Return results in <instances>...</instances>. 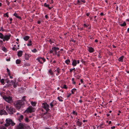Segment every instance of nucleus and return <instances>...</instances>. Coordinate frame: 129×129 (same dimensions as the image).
I'll return each instance as SVG.
<instances>
[{"instance_id": "22", "label": "nucleus", "mask_w": 129, "mask_h": 129, "mask_svg": "<svg viewBox=\"0 0 129 129\" xmlns=\"http://www.w3.org/2000/svg\"><path fill=\"white\" fill-rule=\"evenodd\" d=\"M21 62V60L19 59H17L16 60V63L17 64H19Z\"/></svg>"}, {"instance_id": "41", "label": "nucleus", "mask_w": 129, "mask_h": 129, "mask_svg": "<svg viewBox=\"0 0 129 129\" xmlns=\"http://www.w3.org/2000/svg\"><path fill=\"white\" fill-rule=\"evenodd\" d=\"M72 81L73 82L72 83L74 84H75V82L74 81V78H72Z\"/></svg>"}, {"instance_id": "33", "label": "nucleus", "mask_w": 129, "mask_h": 129, "mask_svg": "<svg viewBox=\"0 0 129 129\" xmlns=\"http://www.w3.org/2000/svg\"><path fill=\"white\" fill-rule=\"evenodd\" d=\"M4 37L2 33H0V38L1 39H3Z\"/></svg>"}, {"instance_id": "16", "label": "nucleus", "mask_w": 129, "mask_h": 129, "mask_svg": "<svg viewBox=\"0 0 129 129\" xmlns=\"http://www.w3.org/2000/svg\"><path fill=\"white\" fill-rule=\"evenodd\" d=\"M30 37L28 36H26L24 37L23 39L25 41H27L28 40L29 38Z\"/></svg>"}, {"instance_id": "63", "label": "nucleus", "mask_w": 129, "mask_h": 129, "mask_svg": "<svg viewBox=\"0 0 129 129\" xmlns=\"http://www.w3.org/2000/svg\"><path fill=\"white\" fill-rule=\"evenodd\" d=\"M77 63H78V64L79 63H80L79 61V60H78L77 61Z\"/></svg>"}, {"instance_id": "25", "label": "nucleus", "mask_w": 129, "mask_h": 129, "mask_svg": "<svg viewBox=\"0 0 129 129\" xmlns=\"http://www.w3.org/2000/svg\"><path fill=\"white\" fill-rule=\"evenodd\" d=\"M25 129H30V127L27 124H26L25 126Z\"/></svg>"}, {"instance_id": "34", "label": "nucleus", "mask_w": 129, "mask_h": 129, "mask_svg": "<svg viewBox=\"0 0 129 129\" xmlns=\"http://www.w3.org/2000/svg\"><path fill=\"white\" fill-rule=\"evenodd\" d=\"M76 90V89L75 88H73V89L72 90V94L74 93V92H75Z\"/></svg>"}, {"instance_id": "30", "label": "nucleus", "mask_w": 129, "mask_h": 129, "mask_svg": "<svg viewBox=\"0 0 129 129\" xmlns=\"http://www.w3.org/2000/svg\"><path fill=\"white\" fill-rule=\"evenodd\" d=\"M65 62L67 64H68L70 62V60L69 59H67L65 61Z\"/></svg>"}, {"instance_id": "2", "label": "nucleus", "mask_w": 129, "mask_h": 129, "mask_svg": "<svg viewBox=\"0 0 129 129\" xmlns=\"http://www.w3.org/2000/svg\"><path fill=\"white\" fill-rule=\"evenodd\" d=\"M24 104V103L22 100L17 101L15 105V107L17 109H20Z\"/></svg>"}, {"instance_id": "61", "label": "nucleus", "mask_w": 129, "mask_h": 129, "mask_svg": "<svg viewBox=\"0 0 129 129\" xmlns=\"http://www.w3.org/2000/svg\"><path fill=\"white\" fill-rule=\"evenodd\" d=\"M45 18H46V19L48 17V16L47 15H46L45 16Z\"/></svg>"}, {"instance_id": "20", "label": "nucleus", "mask_w": 129, "mask_h": 129, "mask_svg": "<svg viewBox=\"0 0 129 129\" xmlns=\"http://www.w3.org/2000/svg\"><path fill=\"white\" fill-rule=\"evenodd\" d=\"M44 6L45 7H47L49 9H50L51 8L50 7H49V5L48 4H47L46 3H45L44 4Z\"/></svg>"}, {"instance_id": "51", "label": "nucleus", "mask_w": 129, "mask_h": 129, "mask_svg": "<svg viewBox=\"0 0 129 129\" xmlns=\"http://www.w3.org/2000/svg\"><path fill=\"white\" fill-rule=\"evenodd\" d=\"M53 52V50H50V53H52Z\"/></svg>"}, {"instance_id": "29", "label": "nucleus", "mask_w": 129, "mask_h": 129, "mask_svg": "<svg viewBox=\"0 0 129 129\" xmlns=\"http://www.w3.org/2000/svg\"><path fill=\"white\" fill-rule=\"evenodd\" d=\"M126 25V24L125 23V22H124L123 24H121L120 25L122 26H125Z\"/></svg>"}, {"instance_id": "58", "label": "nucleus", "mask_w": 129, "mask_h": 129, "mask_svg": "<svg viewBox=\"0 0 129 129\" xmlns=\"http://www.w3.org/2000/svg\"><path fill=\"white\" fill-rule=\"evenodd\" d=\"M10 76V78L12 79V78H13V77L11 76H10V75H9Z\"/></svg>"}, {"instance_id": "6", "label": "nucleus", "mask_w": 129, "mask_h": 129, "mask_svg": "<svg viewBox=\"0 0 129 129\" xmlns=\"http://www.w3.org/2000/svg\"><path fill=\"white\" fill-rule=\"evenodd\" d=\"M26 124L19 123V125L17 126L16 129H25V126Z\"/></svg>"}, {"instance_id": "1", "label": "nucleus", "mask_w": 129, "mask_h": 129, "mask_svg": "<svg viewBox=\"0 0 129 129\" xmlns=\"http://www.w3.org/2000/svg\"><path fill=\"white\" fill-rule=\"evenodd\" d=\"M6 123L5 124V125L6 127H8L10 125L13 126L15 124V123L10 118L7 119L6 120Z\"/></svg>"}, {"instance_id": "27", "label": "nucleus", "mask_w": 129, "mask_h": 129, "mask_svg": "<svg viewBox=\"0 0 129 129\" xmlns=\"http://www.w3.org/2000/svg\"><path fill=\"white\" fill-rule=\"evenodd\" d=\"M31 105L33 106H35L36 105V103L35 102H31Z\"/></svg>"}, {"instance_id": "43", "label": "nucleus", "mask_w": 129, "mask_h": 129, "mask_svg": "<svg viewBox=\"0 0 129 129\" xmlns=\"http://www.w3.org/2000/svg\"><path fill=\"white\" fill-rule=\"evenodd\" d=\"M73 114L75 115V114L76 115H77V112H76L75 111H73Z\"/></svg>"}, {"instance_id": "48", "label": "nucleus", "mask_w": 129, "mask_h": 129, "mask_svg": "<svg viewBox=\"0 0 129 129\" xmlns=\"http://www.w3.org/2000/svg\"><path fill=\"white\" fill-rule=\"evenodd\" d=\"M3 43V42L2 40H0V44L1 45H2Z\"/></svg>"}, {"instance_id": "64", "label": "nucleus", "mask_w": 129, "mask_h": 129, "mask_svg": "<svg viewBox=\"0 0 129 129\" xmlns=\"http://www.w3.org/2000/svg\"><path fill=\"white\" fill-rule=\"evenodd\" d=\"M95 42H98V40H95Z\"/></svg>"}, {"instance_id": "19", "label": "nucleus", "mask_w": 129, "mask_h": 129, "mask_svg": "<svg viewBox=\"0 0 129 129\" xmlns=\"http://www.w3.org/2000/svg\"><path fill=\"white\" fill-rule=\"evenodd\" d=\"M32 41L30 40H29V41L27 44V45L28 46H30L32 45Z\"/></svg>"}, {"instance_id": "23", "label": "nucleus", "mask_w": 129, "mask_h": 129, "mask_svg": "<svg viewBox=\"0 0 129 129\" xmlns=\"http://www.w3.org/2000/svg\"><path fill=\"white\" fill-rule=\"evenodd\" d=\"M49 73H50V75H53V72L52 71L51 69H50L49 71Z\"/></svg>"}, {"instance_id": "14", "label": "nucleus", "mask_w": 129, "mask_h": 129, "mask_svg": "<svg viewBox=\"0 0 129 129\" xmlns=\"http://www.w3.org/2000/svg\"><path fill=\"white\" fill-rule=\"evenodd\" d=\"M23 53V52L22 51H19L18 52V54L17 55L19 57H20L21 56L22 54Z\"/></svg>"}, {"instance_id": "28", "label": "nucleus", "mask_w": 129, "mask_h": 129, "mask_svg": "<svg viewBox=\"0 0 129 129\" xmlns=\"http://www.w3.org/2000/svg\"><path fill=\"white\" fill-rule=\"evenodd\" d=\"M62 98L61 97H57V99L60 102H62L63 100L62 99Z\"/></svg>"}, {"instance_id": "59", "label": "nucleus", "mask_w": 129, "mask_h": 129, "mask_svg": "<svg viewBox=\"0 0 129 129\" xmlns=\"http://www.w3.org/2000/svg\"><path fill=\"white\" fill-rule=\"evenodd\" d=\"M100 15L101 16H102V15H104V14L103 13H100Z\"/></svg>"}, {"instance_id": "50", "label": "nucleus", "mask_w": 129, "mask_h": 129, "mask_svg": "<svg viewBox=\"0 0 129 129\" xmlns=\"http://www.w3.org/2000/svg\"><path fill=\"white\" fill-rule=\"evenodd\" d=\"M42 60H43L44 62H45V59L43 58H42Z\"/></svg>"}, {"instance_id": "9", "label": "nucleus", "mask_w": 129, "mask_h": 129, "mask_svg": "<svg viewBox=\"0 0 129 129\" xmlns=\"http://www.w3.org/2000/svg\"><path fill=\"white\" fill-rule=\"evenodd\" d=\"M10 35H6L5 36L3 39V41H5V40L8 41L10 39Z\"/></svg>"}, {"instance_id": "38", "label": "nucleus", "mask_w": 129, "mask_h": 129, "mask_svg": "<svg viewBox=\"0 0 129 129\" xmlns=\"http://www.w3.org/2000/svg\"><path fill=\"white\" fill-rule=\"evenodd\" d=\"M7 71L8 73V75H10V70L8 68H7Z\"/></svg>"}, {"instance_id": "12", "label": "nucleus", "mask_w": 129, "mask_h": 129, "mask_svg": "<svg viewBox=\"0 0 129 129\" xmlns=\"http://www.w3.org/2000/svg\"><path fill=\"white\" fill-rule=\"evenodd\" d=\"M79 119H78V120L76 122L77 125L79 127H80L82 124V123L79 121Z\"/></svg>"}, {"instance_id": "53", "label": "nucleus", "mask_w": 129, "mask_h": 129, "mask_svg": "<svg viewBox=\"0 0 129 129\" xmlns=\"http://www.w3.org/2000/svg\"><path fill=\"white\" fill-rule=\"evenodd\" d=\"M81 1L83 3H85V1L84 0H81Z\"/></svg>"}, {"instance_id": "21", "label": "nucleus", "mask_w": 129, "mask_h": 129, "mask_svg": "<svg viewBox=\"0 0 129 129\" xmlns=\"http://www.w3.org/2000/svg\"><path fill=\"white\" fill-rule=\"evenodd\" d=\"M25 58L26 59L28 60L29 56L28 55L25 54Z\"/></svg>"}, {"instance_id": "17", "label": "nucleus", "mask_w": 129, "mask_h": 129, "mask_svg": "<svg viewBox=\"0 0 129 129\" xmlns=\"http://www.w3.org/2000/svg\"><path fill=\"white\" fill-rule=\"evenodd\" d=\"M13 15L15 16L18 19H20L21 18V17L19 16L18 14L16 13H14L13 14Z\"/></svg>"}, {"instance_id": "5", "label": "nucleus", "mask_w": 129, "mask_h": 129, "mask_svg": "<svg viewBox=\"0 0 129 129\" xmlns=\"http://www.w3.org/2000/svg\"><path fill=\"white\" fill-rule=\"evenodd\" d=\"M35 109L33 107L30 106L25 110V112L28 113H31L35 111Z\"/></svg>"}, {"instance_id": "56", "label": "nucleus", "mask_w": 129, "mask_h": 129, "mask_svg": "<svg viewBox=\"0 0 129 129\" xmlns=\"http://www.w3.org/2000/svg\"><path fill=\"white\" fill-rule=\"evenodd\" d=\"M89 13H87L86 14V15H87V16H89Z\"/></svg>"}, {"instance_id": "4", "label": "nucleus", "mask_w": 129, "mask_h": 129, "mask_svg": "<svg viewBox=\"0 0 129 129\" xmlns=\"http://www.w3.org/2000/svg\"><path fill=\"white\" fill-rule=\"evenodd\" d=\"M3 99L7 102L10 103L12 102V97L11 96H3Z\"/></svg>"}, {"instance_id": "57", "label": "nucleus", "mask_w": 129, "mask_h": 129, "mask_svg": "<svg viewBox=\"0 0 129 129\" xmlns=\"http://www.w3.org/2000/svg\"><path fill=\"white\" fill-rule=\"evenodd\" d=\"M11 82L12 83V84H13V83H15V82H14L13 81V80H11Z\"/></svg>"}, {"instance_id": "13", "label": "nucleus", "mask_w": 129, "mask_h": 129, "mask_svg": "<svg viewBox=\"0 0 129 129\" xmlns=\"http://www.w3.org/2000/svg\"><path fill=\"white\" fill-rule=\"evenodd\" d=\"M88 50L90 52L92 53L94 51V49L91 47H89L88 48Z\"/></svg>"}, {"instance_id": "15", "label": "nucleus", "mask_w": 129, "mask_h": 129, "mask_svg": "<svg viewBox=\"0 0 129 129\" xmlns=\"http://www.w3.org/2000/svg\"><path fill=\"white\" fill-rule=\"evenodd\" d=\"M77 64V61L75 59L73 60L72 63V65L73 66H76Z\"/></svg>"}, {"instance_id": "26", "label": "nucleus", "mask_w": 129, "mask_h": 129, "mask_svg": "<svg viewBox=\"0 0 129 129\" xmlns=\"http://www.w3.org/2000/svg\"><path fill=\"white\" fill-rule=\"evenodd\" d=\"M42 58L41 57L40 58H37L36 59L39 62H40L41 63H42L41 62V60H42Z\"/></svg>"}, {"instance_id": "54", "label": "nucleus", "mask_w": 129, "mask_h": 129, "mask_svg": "<svg viewBox=\"0 0 129 129\" xmlns=\"http://www.w3.org/2000/svg\"><path fill=\"white\" fill-rule=\"evenodd\" d=\"M80 82L81 83H83V81L82 79L80 80Z\"/></svg>"}, {"instance_id": "18", "label": "nucleus", "mask_w": 129, "mask_h": 129, "mask_svg": "<svg viewBox=\"0 0 129 129\" xmlns=\"http://www.w3.org/2000/svg\"><path fill=\"white\" fill-rule=\"evenodd\" d=\"M124 57L123 56H121L118 59V60L119 61L122 62L123 61V58Z\"/></svg>"}, {"instance_id": "47", "label": "nucleus", "mask_w": 129, "mask_h": 129, "mask_svg": "<svg viewBox=\"0 0 129 129\" xmlns=\"http://www.w3.org/2000/svg\"><path fill=\"white\" fill-rule=\"evenodd\" d=\"M4 15L5 16H7V17H8V15L7 14V13H6V14Z\"/></svg>"}, {"instance_id": "49", "label": "nucleus", "mask_w": 129, "mask_h": 129, "mask_svg": "<svg viewBox=\"0 0 129 129\" xmlns=\"http://www.w3.org/2000/svg\"><path fill=\"white\" fill-rule=\"evenodd\" d=\"M12 18H10V20L11 21L10 23H12Z\"/></svg>"}, {"instance_id": "44", "label": "nucleus", "mask_w": 129, "mask_h": 129, "mask_svg": "<svg viewBox=\"0 0 129 129\" xmlns=\"http://www.w3.org/2000/svg\"><path fill=\"white\" fill-rule=\"evenodd\" d=\"M25 98H26V96H24L22 98V100H23V101H25Z\"/></svg>"}, {"instance_id": "52", "label": "nucleus", "mask_w": 129, "mask_h": 129, "mask_svg": "<svg viewBox=\"0 0 129 129\" xmlns=\"http://www.w3.org/2000/svg\"><path fill=\"white\" fill-rule=\"evenodd\" d=\"M41 21L40 20L38 21H37V23L38 24H40L41 23Z\"/></svg>"}, {"instance_id": "40", "label": "nucleus", "mask_w": 129, "mask_h": 129, "mask_svg": "<svg viewBox=\"0 0 129 129\" xmlns=\"http://www.w3.org/2000/svg\"><path fill=\"white\" fill-rule=\"evenodd\" d=\"M25 121L26 122H28L29 121L28 118L27 117H26L25 119Z\"/></svg>"}, {"instance_id": "46", "label": "nucleus", "mask_w": 129, "mask_h": 129, "mask_svg": "<svg viewBox=\"0 0 129 129\" xmlns=\"http://www.w3.org/2000/svg\"><path fill=\"white\" fill-rule=\"evenodd\" d=\"M71 93H69L68 94V95H67V98H68L70 96H71Z\"/></svg>"}, {"instance_id": "32", "label": "nucleus", "mask_w": 129, "mask_h": 129, "mask_svg": "<svg viewBox=\"0 0 129 129\" xmlns=\"http://www.w3.org/2000/svg\"><path fill=\"white\" fill-rule=\"evenodd\" d=\"M23 116L22 115H21L20 117L19 118V120L20 121L23 119Z\"/></svg>"}, {"instance_id": "35", "label": "nucleus", "mask_w": 129, "mask_h": 129, "mask_svg": "<svg viewBox=\"0 0 129 129\" xmlns=\"http://www.w3.org/2000/svg\"><path fill=\"white\" fill-rule=\"evenodd\" d=\"M34 53H35L37 52V50L36 49H34L31 50Z\"/></svg>"}, {"instance_id": "8", "label": "nucleus", "mask_w": 129, "mask_h": 129, "mask_svg": "<svg viewBox=\"0 0 129 129\" xmlns=\"http://www.w3.org/2000/svg\"><path fill=\"white\" fill-rule=\"evenodd\" d=\"M7 113L6 111L3 109H0V115H7Z\"/></svg>"}, {"instance_id": "45", "label": "nucleus", "mask_w": 129, "mask_h": 129, "mask_svg": "<svg viewBox=\"0 0 129 129\" xmlns=\"http://www.w3.org/2000/svg\"><path fill=\"white\" fill-rule=\"evenodd\" d=\"M63 88H65V89H67V86L66 85H63Z\"/></svg>"}, {"instance_id": "31", "label": "nucleus", "mask_w": 129, "mask_h": 129, "mask_svg": "<svg viewBox=\"0 0 129 129\" xmlns=\"http://www.w3.org/2000/svg\"><path fill=\"white\" fill-rule=\"evenodd\" d=\"M17 84L16 83H14L13 84V87L14 88H16L17 87Z\"/></svg>"}, {"instance_id": "39", "label": "nucleus", "mask_w": 129, "mask_h": 129, "mask_svg": "<svg viewBox=\"0 0 129 129\" xmlns=\"http://www.w3.org/2000/svg\"><path fill=\"white\" fill-rule=\"evenodd\" d=\"M4 79H2L1 80V82L2 84H4Z\"/></svg>"}, {"instance_id": "42", "label": "nucleus", "mask_w": 129, "mask_h": 129, "mask_svg": "<svg viewBox=\"0 0 129 129\" xmlns=\"http://www.w3.org/2000/svg\"><path fill=\"white\" fill-rule=\"evenodd\" d=\"M73 70H74V71H75V68H73L72 69H70V72H72L73 71Z\"/></svg>"}, {"instance_id": "10", "label": "nucleus", "mask_w": 129, "mask_h": 129, "mask_svg": "<svg viewBox=\"0 0 129 129\" xmlns=\"http://www.w3.org/2000/svg\"><path fill=\"white\" fill-rule=\"evenodd\" d=\"M59 48L57 47H54L52 48V50H53V52H55V54L56 55L57 53V51L59 50Z\"/></svg>"}, {"instance_id": "55", "label": "nucleus", "mask_w": 129, "mask_h": 129, "mask_svg": "<svg viewBox=\"0 0 129 129\" xmlns=\"http://www.w3.org/2000/svg\"><path fill=\"white\" fill-rule=\"evenodd\" d=\"M115 128V126H113L111 127V128L112 129H114Z\"/></svg>"}, {"instance_id": "7", "label": "nucleus", "mask_w": 129, "mask_h": 129, "mask_svg": "<svg viewBox=\"0 0 129 129\" xmlns=\"http://www.w3.org/2000/svg\"><path fill=\"white\" fill-rule=\"evenodd\" d=\"M43 107L47 111H48L49 109V105L46 103H44L43 104Z\"/></svg>"}, {"instance_id": "36", "label": "nucleus", "mask_w": 129, "mask_h": 129, "mask_svg": "<svg viewBox=\"0 0 129 129\" xmlns=\"http://www.w3.org/2000/svg\"><path fill=\"white\" fill-rule=\"evenodd\" d=\"M50 105L51 108L53 106H54L53 103H52V102L50 103Z\"/></svg>"}, {"instance_id": "11", "label": "nucleus", "mask_w": 129, "mask_h": 129, "mask_svg": "<svg viewBox=\"0 0 129 129\" xmlns=\"http://www.w3.org/2000/svg\"><path fill=\"white\" fill-rule=\"evenodd\" d=\"M14 47L12 48V49L14 50L17 51V49H19V45H17L18 47H16V45H14Z\"/></svg>"}, {"instance_id": "37", "label": "nucleus", "mask_w": 129, "mask_h": 129, "mask_svg": "<svg viewBox=\"0 0 129 129\" xmlns=\"http://www.w3.org/2000/svg\"><path fill=\"white\" fill-rule=\"evenodd\" d=\"M52 103L55 105L57 103V102L56 101H54L52 102Z\"/></svg>"}, {"instance_id": "24", "label": "nucleus", "mask_w": 129, "mask_h": 129, "mask_svg": "<svg viewBox=\"0 0 129 129\" xmlns=\"http://www.w3.org/2000/svg\"><path fill=\"white\" fill-rule=\"evenodd\" d=\"M30 66V64L29 63H26L24 64V67L29 66Z\"/></svg>"}, {"instance_id": "3", "label": "nucleus", "mask_w": 129, "mask_h": 129, "mask_svg": "<svg viewBox=\"0 0 129 129\" xmlns=\"http://www.w3.org/2000/svg\"><path fill=\"white\" fill-rule=\"evenodd\" d=\"M6 109L7 111L9 112V113L11 114H12L14 112H15V109L12 107H10L8 105H7L6 106Z\"/></svg>"}, {"instance_id": "60", "label": "nucleus", "mask_w": 129, "mask_h": 129, "mask_svg": "<svg viewBox=\"0 0 129 129\" xmlns=\"http://www.w3.org/2000/svg\"><path fill=\"white\" fill-rule=\"evenodd\" d=\"M102 124H101V125H100L99 126H98V127H101L102 126Z\"/></svg>"}, {"instance_id": "62", "label": "nucleus", "mask_w": 129, "mask_h": 129, "mask_svg": "<svg viewBox=\"0 0 129 129\" xmlns=\"http://www.w3.org/2000/svg\"><path fill=\"white\" fill-rule=\"evenodd\" d=\"M77 3H78L79 4H79L80 3V1L78 0L77 1Z\"/></svg>"}]
</instances>
